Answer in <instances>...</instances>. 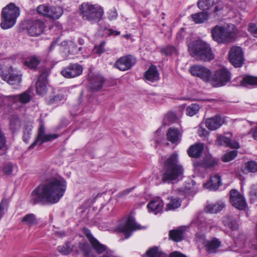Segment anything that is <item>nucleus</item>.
Listing matches in <instances>:
<instances>
[{"label":"nucleus","instance_id":"obj_1","mask_svg":"<svg viewBox=\"0 0 257 257\" xmlns=\"http://www.w3.org/2000/svg\"><path fill=\"white\" fill-rule=\"evenodd\" d=\"M66 186V181L62 177L50 178L31 192L30 202L33 205L56 203L64 195Z\"/></svg>","mask_w":257,"mask_h":257},{"label":"nucleus","instance_id":"obj_2","mask_svg":"<svg viewBox=\"0 0 257 257\" xmlns=\"http://www.w3.org/2000/svg\"><path fill=\"white\" fill-rule=\"evenodd\" d=\"M164 170L162 176L164 182L169 183L182 177L184 169L179 163L178 155L176 153H173L165 161Z\"/></svg>","mask_w":257,"mask_h":257},{"label":"nucleus","instance_id":"obj_3","mask_svg":"<svg viewBox=\"0 0 257 257\" xmlns=\"http://www.w3.org/2000/svg\"><path fill=\"white\" fill-rule=\"evenodd\" d=\"M188 49L190 55L197 60L208 62L214 58L209 45L202 40H197L190 43Z\"/></svg>","mask_w":257,"mask_h":257},{"label":"nucleus","instance_id":"obj_4","mask_svg":"<svg viewBox=\"0 0 257 257\" xmlns=\"http://www.w3.org/2000/svg\"><path fill=\"white\" fill-rule=\"evenodd\" d=\"M84 232L91 246V248L89 244L86 242L79 243V248L82 251L84 257H95V254L92 249L98 254H101L105 251L106 252L108 251L107 246L101 243L95 238L89 229H84Z\"/></svg>","mask_w":257,"mask_h":257},{"label":"nucleus","instance_id":"obj_5","mask_svg":"<svg viewBox=\"0 0 257 257\" xmlns=\"http://www.w3.org/2000/svg\"><path fill=\"white\" fill-rule=\"evenodd\" d=\"M80 15L82 19L93 24L98 23L104 15L103 8L98 4L83 3L79 8Z\"/></svg>","mask_w":257,"mask_h":257},{"label":"nucleus","instance_id":"obj_6","mask_svg":"<svg viewBox=\"0 0 257 257\" xmlns=\"http://www.w3.org/2000/svg\"><path fill=\"white\" fill-rule=\"evenodd\" d=\"M20 15V9L14 3H10L4 8L2 12L1 27L3 29H8L13 27Z\"/></svg>","mask_w":257,"mask_h":257},{"label":"nucleus","instance_id":"obj_7","mask_svg":"<svg viewBox=\"0 0 257 257\" xmlns=\"http://www.w3.org/2000/svg\"><path fill=\"white\" fill-rule=\"evenodd\" d=\"M211 33L213 40L219 44L230 43L234 40L235 36L228 26L216 25L212 29Z\"/></svg>","mask_w":257,"mask_h":257},{"label":"nucleus","instance_id":"obj_8","mask_svg":"<svg viewBox=\"0 0 257 257\" xmlns=\"http://www.w3.org/2000/svg\"><path fill=\"white\" fill-rule=\"evenodd\" d=\"M198 7L203 11H209V14L218 16L224 8V4L221 0H200L197 2Z\"/></svg>","mask_w":257,"mask_h":257},{"label":"nucleus","instance_id":"obj_9","mask_svg":"<svg viewBox=\"0 0 257 257\" xmlns=\"http://www.w3.org/2000/svg\"><path fill=\"white\" fill-rule=\"evenodd\" d=\"M210 80L213 87L225 86L231 80V73L225 68L219 69L215 71Z\"/></svg>","mask_w":257,"mask_h":257},{"label":"nucleus","instance_id":"obj_10","mask_svg":"<svg viewBox=\"0 0 257 257\" xmlns=\"http://www.w3.org/2000/svg\"><path fill=\"white\" fill-rule=\"evenodd\" d=\"M38 14L52 19H58L63 14V9L60 7H50L45 5L39 6L37 8Z\"/></svg>","mask_w":257,"mask_h":257},{"label":"nucleus","instance_id":"obj_11","mask_svg":"<svg viewBox=\"0 0 257 257\" xmlns=\"http://www.w3.org/2000/svg\"><path fill=\"white\" fill-rule=\"evenodd\" d=\"M141 228V225L136 222L134 217L131 215L128 217L125 222L120 223L117 228L119 231L124 233L125 239L128 238L134 231Z\"/></svg>","mask_w":257,"mask_h":257},{"label":"nucleus","instance_id":"obj_12","mask_svg":"<svg viewBox=\"0 0 257 257\" xmlns=\"http://www.w3.org/2000/svg\"><path fill=\"white\" fill-rule=\"evenodd\" d=\"M0 75L3 80L11 85H17L21 81V76L15 73L14 69L11 66L6 67L1 66Z\"/></svg>","mask_w":257,"mask_h":257},{"label":"nucleus","instance_id":"obj_13","mask_svg":"<svg viewBox=\"0 0 257 257\" xmlns=\"http://www.w3.org/2000/svg\"><path fill=\"white\" fill-rule=\"evenodd\" d=\"M228 59L235 67H240L244 61L243 52L241 47L233 46L229 52Z\"/></svg>","mask_w":257,"mask_h":257},{"label":"nucleus","instance_id":"obj_14","mask_svg":"<svg viewBox=\"0 0 257 257\" xmlns=\"http://www.w3.org/2000/svg\"><path fill=\"white\" fill-rule=\"evenodd\" d=\"M136 58L132 55H127L120 57L116 61L114 67L121 71L130 70L136 63Z\"/></svg>","mask_w":257,"mask_h":257},{"label":"nucleus","instance_id":"obj_15","mask_svg":"<svg viewBox=\"0 0 257 257\" xmlns=\"http://www.w3.org/2000/svg\"><path fill=\"white\" fill-rule=\"evenodd\" d=\"M45 127L43 123H41L38 130V134L36 140L30 146L29 150L34 148L38 143L39 145H42L44 143L53 140L58 137L56 134H45Z\"/></svg>","mask_w":257,"mask_h":257},{"label":"nucleus","instance_id":"obj_16","mask_svg":"<svg viewBox=\"0 0 257 257\" xmlns=\"http://www.w3.org/2000/svg\"><path fill=\"white\" fill-rule=\"evenodd\" d=\"M192 75L199 77L205 82H208L211 80V72L207 68L200 65H196L191 66L189 69Z\"/></svg>","mask_w":257,"mask_h":257},{"label":"nucleus","instance_id":"obj_17","mask_svg":"<svg viewBox=\"0 0 257 257\" xmlns=\"http://www.w3.org/2000/svg\"><path fill=\"white\" fill-rule=\"evenodd\" d=\"M45 28L44 23L40 20L30 21L27 26L28 33L31 36L36 37L41 35Z\"/></svg>","mask_w":257,"mask_h":257},{"label":"nucleus","instance_id":"obj_18","mask_svg":"<svg viewBox=\"0 0 257 257\" xmlns=\"http://www.w3.org/2000/svg\"><path fill=\"white\" fill-rule=\"evenodd\" d=\"M231 204L240 210H244L247 206L245 198L237 191L232 189L230 191Z\"/></svg>","mask_w":257,"mask_h":257},{"label":"nucleus","instance_id":"obj_19","mask_svg":"<svg viewBox=\"0 0 257 257\" xmlns=\"http://www.w3.org/2000/svg\"><path fill=\"white\" fill-rule=\"evenodd\" d=\"M83 71L81 65L77 64H71L61 71V74L65 78H71L80 75Z\"/></svg>","mask_w":257,"mask_h":257},{"label":"nucleus","instance_id":"obj_20","mask_svg":"<svg viewBox=\"0 0 257 257\" xmlns=\"http://www.w3.org/2000/svg\"><path fill=\"white\" fill-rule=\"evenodd\" d=\"M232 134L229 133L225 134L224 135L218 136L217 138V141L218 145L230 147L233 149H238L239 144L237 142L231 141Z\"/></svg>","mask_w":257,"mask_h":257},{"label":"nucleus","instance_id":"obj_21","mask_svg":"<svg viewBox=\"0 0 257 257\" xmlns=\"http://www.w3.org/2000/svg\"><path fill=\"white\" fill-rule=\"evenodd\" d=\"M167 139L172 144L178 145L181 141L182 132L179 129L170 127L167 133Z\"/></svg>","mask_w":257,"mask_h":257},{"label":"nucleus","instance_id":"obj_22","mask_svg":"<svg viewBox=\"0 0 257 257\" xmlns=\"http://www.w3.org/2000/svg\"><path fill=\"white\" fill-rule=\"evenodd\" d=\"M223 122V118L219 115H216L207 118L205 120V125L209 130L215 131L219 128Z\"/></svg>","mask_w":257,"mask_h":257},{"label":"nucleus","instance_id":"obj_23","mask_svg":"<svg viewBox=\"0 0 257 257\" xmlns=\"http://www.w3.org/2000/svg\"><path fill=\"white\" fill-rule=\"evenodd\" d=\"M164 203L160 197H156L151 200L147 205L149 212H154L155 214L161 212L164 208Z\"/></svg>","mask_w":257,"mask_h":257},{"label":"nucleus","instance_id":"obj_24","mask_svg":"<svg viewBox=\"0 0 257 257\" xmlns=\"http://www.w3.org/2000/svg\"><path fill=\"white\" fill-rule=\"evenodd\" d=\"M219 159L213 158L211 156H207L202 162H196L194 165L196 167L201 166L205 169H211L217 165Z\"/></svg>","mask_w":257,"mask_h":257},{"label":"nucleus","instance_id":"obj_25","mask_svg":"<svg viewBox=\"0 0 257 257\" xmlns=\"http://www.w3.org/2000/svg\"><path fill=\"white\" fill-rule=\"evenodd\" d=\"M221 185L220 176L215 174L210 177V180L204 184V187L210 191H216L218 189Z\"/></svg>","mask_w":257,"mask_h":257},{"label":"nucleus","instance_id":"obj_26","mask_svg":"<svg viewBox=\"0 0 257 257\" xmlns=\"http://www.w3.org/2000/svg\"><path fill=\"white\" fill-rule=\"evenodd\" d=\"M204 150V145L201 143H196L191 145L187 151L189 157L191 158H199Z\"/></svg>","mask_w":257,"mask_h":257},{"label":"nucleus","instance_id":"obj_27","mask_svg":"<svg viewBox=\"0 0 257 257\" xmlns=\"http://www.w3.org/2000/svg\"><path fill=\"white\" fill-rule=\"evenodd\" d=\"M10 100L14 103L20 102L21 103H28L31 99L30 91L27 90L19 95H14L9 96Z\"/></svg>","mask_w":257,"mask_h":257},{"label":"nucleus","instance_id":"obj_28","mask_svg":"<svg viewBox=\"0 0 257 257\" xmlns=\"http://www.w3.org/2000/svg\"><path fill=\"white\" fill-rule=\"evenodd\" d=\"M144 77L147 81L151 82H155L159 79V73L157 67L152 65L145 73Z\"/></svg>","mask_w":257,"mask_h":257},{"label":"nucleus","instance_id":"obj_29","mask_svg":"<svg viewBox=\"0 0 257 257\" xmlns=\"http://www.w3.org/2000/svg\"><path fill=\"white\" fill-rule=\"evenodd\" d=\"M204 244L208 253H214L220 247L221 242L218 239L214 238L212 240H205Z\"/></svg>","mask_w":257,"mask_h":257},{"label":"nucleus","instance_id":"obj_30","mask_svg":"<svg viewBox=\"0 0 257 257\" xmlns=\"http://www.w3.org/2000/svg\"><path fill=\"white\" fill-rule=\"evenodd\" d=\"M104 82V78L101 75H96L90 80L91 88L92 90L97 91L100 89Z\"/></svg>","mask_w":257,"mask_h":257},{"label":"nucleus","instance_id":"obj_31","mask_svg":"<svg viewBox=\"0 0 257 257\" xmlns=\"http://www.w3.org/2000/svg\"><path fill=\"white\" fill-rule=\"evenodd\" d=\"M223 224L230 228L232 230H237L239 228V225L237 220L232 216H227L223 218Z\"/></svg>","mask_w":257,"mask_h":257},{"label":"nucleus","instance_id":"obj_32","mask_svg":"<svg viewBox=\"0 0 257 257\" xmlns=\"http://www.w3.org/2000/svg\"><path fill=\"white\" fill-rule=\"evenodd\" d=\"M209 13L201 12L192 14L191 17L196 24H201L208 19Z\"/></svg>","mask_w":257,"mask_h":257},{"label":"nucleus","instance_id":"obj_33","mask_svg":"<svg viewBox=\"0 0 257 257\" xmlns=\"http://www.w3.org/2000/svg\"><path fill=\"white\" fill-rule=\"evenodd\" d=\"M225 207V204L223 202H219L216 203L211 204L207 206L205 208L206 212L211 213H217L220 211Z\"/></svg>","mask_w":257,"mask_h":257},{"label":"nucleus","instance_id":"obj_34","mask_svg":"<svg viewBox=\"0 0 257 257\" xmlns=\"http://www.w3.org/2000/svg\"><path fill=\"white\" fill-rule=\"evenodd\" d=\"M21 221L29 226H32L38 224L37 218L36 215L33 213L26 214L22 219Z\"/></svg>","mask_w":257,"mask_h":257},{"label":"nucleus","instance_id":"obj_35","mask_svg":"<svg viewBox=\"0 0 257 257\" xmlns=\"http://www.w3.org/2000/svg\"><path fill=\"white\" fill-rule=\"evenodd\" d=\"M185 191L191 195L195 194L198 189V184L192 180H189L186 182L184 187Z\"/></svg>","mask_w":257,"mask_h":257},{"label":"nucleus","instance_id":"obj_36","mask_svg":"<svg viewBox=\"0 0 257 257\" xmlns=\"http://www.w3.org/2000/svg\"><path fill=\"white\" fill-rule=\"evenodd\" d=\"M184 236V231L181 229L171 230L169 232V237L176 242L181 241Z\"/></svg>","mask_w":257,"mask_h":257},{"label":"nucleus","instance_id":"obj_37","mask_svg":"<svg viewBox=\"0 0 257 257\" xmlns=\"http://www.w3.org/2000/svg\"><path fill=\"white\" fill-rule=\"evenodd\" d=\"M181 201L180 198L177 197H171L169 202L167 204L166 210H175L181 206Z\"/></svg>","mask_w":257,"mask_h":257},{"label":"nucleus","instance_id":"obj_38","mask_svg":"<svg viewBox=\"0 0 257 257\" xmlns=\"http://www.w3.org/2000/svg\"><path fill=\"white\" fill-rule=\"evenodd\" d=\"M242 86L257 85V77L252 75L245 76L240 81Z\"/></svg>","mask_w":257,"mask_h":257},{"label":"nucleus","instance_id":"obj_39","mask_svg":"<svg viewBox=\"0 0 257 257\" xmlns=\"http://www.w3.org/2000/svg\"><path fill=\"white\" fill-rule=\"evenodd\" d=\"M74 246L72 245L70 242H67L63 245L57 247L58 251L64 255L69 254L73 250Z\"/></svg>","mask_w":257,"mask_h":257},{"label":"nucleus","instance_id":"obj_40","mask_svg":"<svg viewBox=\"0 0 257 257\" xmlns=\"http://www.w3.org/2000/svg\"><path fill=\"white\" fill-rule=\"evenodd\" d=\"M33 128V125L31 123H28L26 124L23 128V141L27 143L29 140L31 135V132Z\"/></svg>","mask_w":257,"mask_h":257},{"label":"nucleus","instance_id":"obj_41","mask_svg":"<svg viewBox=\"0 0 257 257\" xmlns=\"http://www.w3.org/2000/svg\"><path fill=\"white\" fill-rule=\"evenodd\" d=\"M21 125V122L17 117H13L10 120V128L13 133L18 130Z\"/></svg>","mask_w":257,"mask_h":257},{"label":"nucleus","instance_id":"obj_42","mask_svg":"<svg viewBox=\"0 0 257 257\" xmlns=\"http://www.w3.org/2000/svg\"><path fill=\"white\" fill-rule=\"evenodd\" d=\"M257 171V163L254 161H248L245 163L243 172L244 173L248 172H255Z\"/></svg>","mask_w":257,"mask_h":257},{"label":"nucleus","instance_id":"obj_43","mask_svg":"<svg viewBox=\"0 0 257 257\" xmlns=\"http://www.w3.org/2000/svg\"><path fill=\"white\" fill-rule=\"evenodd\" d=\"M41 60L36 56H32L25 62V65L31 69H36Z\"/></svg>","mask_w":257,"mask_h":257},{"label":"nucleus","instance_id":"obj_44","mask_svg":"<svg viewBox=\"0 0 257 257\" xmlns=\"http://www.w3.org/2000/svg\"><path fill=\"white\" fill-rule=\"evenodd\" d=\"M47 83L43 81H37L36 83L37 93L39 95H44L47 91Z\"/></svg>","mask_w":257,"mask_h":257},{"label":"nucleus","instance_id":"obj_45","mask_svg":"<svg viewBox=\"0 0 257 257\" xmlns=\"http://www.w3.org/2000/svg\"><path fill=\"white\" fill-rule=\"evenodd\" d=\"M200 109L199 105L197 103H192L187 107L186 112L187 115L192 116L197 113Z\"/></svg>","mask_w":257,"mask_h":257},{"label":"nucleus","instance_id":"obj_46","mask_svg":"<svg viewBox=\"0 0 257 257\" xmlns=\"http://www.w3.org/2000/svg\"><path fill=\"white\" fill-rule=\"evenodd\" d=\"M161 252L159 251L158 247L154 246L148 249L143 257H160Z\"/></svg>","mask_w":257,"mask_h":257},{"label":"nucleus","instance_id":"obj_47","mask_svg":"<svg viewBox=\"0 0 257 257\" xmlns=\"http://www.w3.org/2000/svg\"><path fill=\"white\" fill-rule=\"evenodd\" d=\"M161 52L166 56H170L173 54H176L177 51L176 47L174 46L168 45L162 48L161 49Z\"/></svg>","mask_w":257,"mask_h":257},{"label":"nucleus","instance_id":"obj_48","mask_svg":"<svg viewBox=\"0 0 257 257\" xmlns=\"http://www.w3.org/2000/svg\"><path fill=\"white\" fill-rule=\"evenodd\" d=\"M237 155V152L236 151H231L224 154L222 160L224 162H228L234 159Z\"/></svg>","mask_w":257,"mask_h":257},{"label":"nucleus","instance_id":"obj_49","mask_svg":"<svg viewBox=\"0 0 257 257\" xmlns=\"http://www.w3.org/2000/svg\"><path fill=\"white\" fill-rule=\"evenodd\" d=\"M249 196L251 202L257 201V184L251 185L249 192Z\"/></svg>","mask_w":257,"mask_h":257},{"label":"nucleus","instance_id":"obj_50","mask_svg":"<svg viewBox=\"0 0 257 257\" xmlns=\"http://www.w3.org/2000/svg\"><path fill=\"white\" fill-rule=\"evenodd\" d=\"M13 165L10 163L5 164L3 168V171L6 175H11L13 170Z\"/></svg>","mask_w":257,"mask_h":257},{"label":"nucleus","instance_id":"obj_51","mask_svg":"<svg viewBox=\"0 0 257 257\" xmlns=\"http://www.w3.org/2000/svg\"><path fill=\"white\" fill-rule=\"evenodd\" d=\"M61 99L62 96L59 95L50 96L47 98V102L49 105H52L61 101Z\"/></svg>","mask_w":257,"mask_h":257},{"label":"nucleus","instance_id":"obj_52","mask_svg":"<svg viewBox=\"0 0 257 257\" xmlns=\"http://www.w3.org/2000/svg\"><path fill=\"white\" fill-rule=\"evenodd\" d=\"M108 19L110 21L116 20L118 16V14L115 8H113L110 10L108 12Z\"/></svg>","mask_w":257,"mask_h":257},{"label":"nucleus","instance_id":"obj_53","mask_svg":"<svg viewBox=\"0 0 257 257\" xmlns=\"http://www.w3.org/2000/svg\"><path fill=\"white\" fill-rule=\"evenodd\" d=\"M49 75V73L47 70H45L42 71L37 81H43L44 82L47 83V78Z\"/></svg>","mask_w":257,"mask_h":257},{"label":"nucleus","instance_id":"obj_54","mask_svg":"<svg viewBox=\"0 0 257 257\" xmlns=\"http://www.w3.org/2000/svg\"><path fill=\"white\" fill-rule=\"evenodd\" d=\"M248 31L254 37L257 38V25L251 23L248 27Z\"/></svg>","mask_w":257,"mask_h":257},{"label":"nucleus","instance_id":"obj_55","mask_svg":"<svg viewBox=\"0 0 257 257\" xmlns=\"http://www.w3.org/2000/svg\"><path fill=\"white\" fill-rule=\"evenodd\" d=\"M166 119L168 121L173 122L177 120V116L174 112H169L166 115Z\"/></svg>","mask_w":257,"mask_h":257},{"label":"nucleus","instance_id":"obj_56","mask_svg":"<svg viewBox=\"0 0 257 257\" xmlns=\"http://www.w3.org/2000/svg\"><path fill=\"white\" fill-rule=\"evenodd\" d=\"M185 35L186 33L184 28H181L177 34L176 39L178 41H181L184 38Z\"/></svg>","mask_w":257,"mask_h":257},{"label":"nucleus","instance_id":"obj_57","mask_svg":"<svg viewBox=\"0 0 257 257\" xmlns=\"http://www.w3.org/2000/svg\"><path fill=\"white\" fill-rule=\"evenodd\" d=\"M6 143V138L0 130V150L4 147Z\"/></svg>","mask_w":257,"mask_h":257},{"label":"nucleus","instance_id":"obj_58","mask_svg":"<svg viewBox=\"0 0 257 257\" xmlns=\"http://www.w3.org/2000/svg\"><path fill=\"white\" fill-rule=\"evenodd\" d=\"M169 257H187L185 254L178 251H174L171 252Z\"/></svg>","mask_w":257,"mask_h":257},{"label":"nucleus","instance_id":"obj_59","mask_svg":"<svg viewBox=\"0 0 257 257\" xmlns=\"http://www.w3.org/2000/svg\"><path fill=\"white\" fill-rule=\"evenodd\" d=\"M198 134L199 136H206L208 135V132L204 128L200 127L198 130Z\"/></svg>","mask_w":257,"mask_h":257},{"label":"nucleus","instance_id":"obj_60","mask_svg":"<svg viewBox=\"0 0 257 257\" xmlns=\"http://www.w3.org/2000/svg\"><path fill=\"white\" fill-rule=\"evenodd\" d=\"M9 96H6L3 97H0V107L4 105H10L9 103H6V101L8 100H10Z\"/></svg>","mask_w":257,"mask_h":257},{"label":"nucleus","instance_id":"obj_61","mask_svg":"<svg viewBox=\"0 0 257 257\" xmlns=\"http://www.w3.org/2000/svg\"><path fill=\"white\" fill-rule=\"evenodd\" d=\"M250 134H252V136L255 140H257V126L251 128Z\"/></svg>","mask_w":257,"mask_h":257},{"label":"nucleus","instance_id":"obj_62","mask_svg":"<svg viewBox=\"0 0 257 257\" xmlns=\"http://www.w3.org/2000/svg\"><path fill=\"white\" fill-rule=\"evenodd\" d=\"M108 32L109 35L118 36L120 34V32L119 31H115L112 29H109L108 30Z\"/></svg>","mask_w":257,"mask_h":257},{"label":"nucleus","instance_id":"obj_63","mask_svg":"<svg viewBox=\"0 0 257 257\" xmlns=\"http://www.w3.org/2000/svg\"><path fill=\"white\" fill-rule=\"evenodd\" d=\"M133 188H132L127 189H126V190L123 191L120 193V196H122L126 195L128 194L133 190Z\"/></svg>","mask_w":257,"mask_h":257},{"label":"nucleus","instance_id":"obj_64","mask_svg":"<svg viewBox=\"0 0 257 257\" xmlns=\"http://www.w3.org/2000/svg\"><path fill=\"white\" fill-rule=\"evenodd\" d=\"M56 45V42H53L49 47V50L52 51L53 50Z\"/></svg>","mask_w":257,"mask_h":257}]
</instances>
